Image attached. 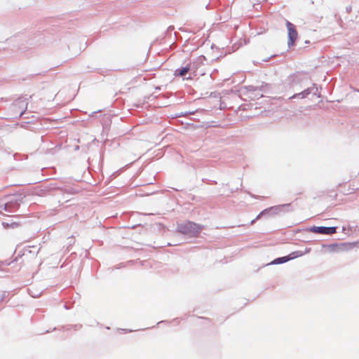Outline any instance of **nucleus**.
Returning a JSON list of instances; mask_svg holds the SVG:
<instances>
[{"label": "nucleus", "instance_id": "8", "mask_svg": "<svg viewBox=\"0 0 359 359\" xmlns=\"http://www.w3.org/2000/svg\"><path fill=\"white\" fill-rule=\"evenodd\" d=\"M8 206H9V205L7 203H1L0 204V212L1 213L3 211H7Z\"/></svg>", "mask_w": 359, "mask_h": 359}, {"label": "nucleus", "instance_id": "4", "mask_svg": "<svg viewBox=\"0 0 359 359\" xmlns=\"http://www.w3.org/2000/svg\"><path fill=\"white\" fill-rule=\"evenodd\" d=\"M27 107V102L25 100L20 99L15 102L13 104V110L15 114H19L21 116L26 111Z\"/></svg>", "mask_w": 359, "mask_h": 359}, {"label": "nucleus", "instance_id": "12", "mask_svg": "<svg viewBox=\"0 0 359 359\" xmlns=\"http://www.w3.org/2000/svg\"><path fill=\"white\" fill-rule=\"evenodd\" d=\"M11 226L12 227H17V226H19V224H18V223H12V224H11Z\"/></svg>", "mask_w": 359, "mask_h": 359}, {"label": "nucleus", "instance_id": "9", "mask_svg": "<svg viewBox=\"0 0 359 359\" xmlns=\"http://www.w3.org/2000/svg\"><path fill=\"white\" fill-rule=\"evenodd\" d=\"M266 210H264V211L261 212H260V213L257 216V217H256L255 219H253V220H252V221H251L250 224H253L255 222V221H256V220H257V219H259L261 217V216H262V215L264 213V212H266Z\"/></svg>", "mask_w": 359, "mask_h": 359}, {"label": "nucleus", "instance_id": "7", "mask_svg": "<svg viewBox=\"0 0 359 359\" xmlns=\"http://www.w3.org/2000/svg\"><path fill=\"white\" fill-rule=\"evenodd\" d=\"M289 259L286 257H280V258H278L276 259H275L274 261H273L271 262V264H281V263H284L285 262H287Z\"/></svg>", "mask_w": 359, "mask_h": 359}, {"label": "nucleus", "instance_id": "10", "mask_svg": "<svg viewBox=\"0 0 359 359\" xmlns=\"http://www.w3.org/2000/svg\"><path fill=\"white\" fill-rule=\"evenodd\" d=\"M309 93V92L308 90H306V91H304V92H302V93H299V94L294 95L293 96H292V97H290V99H291V98L296 97L297 96H299V95H302V97H304V96H305L306 95H308Z\"/></svg>", "mask_w": 359, "mask_h": 359}, {"label": "nucleus", "instance_id": "2", "mask_svg": "<svg viewBox=\"0 0 359 359\" xmlns=\"http://www.w3.org/2000/svg\"><path fill=\"white\" fill-rule=\"evenodd\" d=\"M355 246L353 243H341L331 245L329 248L330 251L334 253H343L350 250Z\"/></svg>", "mask_w": 359, "mask_h": 359}, {"label": "nucleus", "instance_id": "11", "mask_svg": "<svg viewBox=\"0 0 359 359\" xmlns=\"http://www.w3.org/2000/svg\"><path fill=\"white\" fill-rule=\"evenodd\" d=\"M104 118L107 119L108 122H109V125L111 123V119H110V117L109 116H104Z\"/></svg>", "mask_w": 359, "mask_h": 359}, {"label": "nucleus", "instance_id": "6", "mask_svg": "<svg viewBox=\"0 0 359 359\" xmlns=\"http://www.w3.org/2000/svg\"><path fill=\"white\" fill-rule=\"evenodd\" d=\"M191 65L187 64L185 67L177 69L175 71V76H184L187 74V73L190 70Z\"/></svg>", "mask_w": 359, "mask_h": 359}, {"label": "nucleus", "instance_id": "3", "mask_svg": "<svg viewBox=\"0 0 359 359\" xmlns=\"http://www.w3.org/2000/svg\"><path fill=\"white\" fill-rule=\"evenodd\" d=\"M286 27L287 29L288 34V45L293 46L294 41L297 39V32L295 29V26L289 21H286Z\"/></svg>", "mask_w": 359, "mask_h": 359}, {"label": "nucleus", "instance_id": "5", "mask_svg": "<svg viewBox=\"0 0 359 359\" xmlns=\"http://www.w3.org/2000/svg\"><path fill=\"white\" fill-rule=\"evenodd\" d=\"M312 231L321 234H332L336 232L335 227H325V226H314L312 228Z\"/></svg>", "mask_w": 359, "mask_h": 359}, {"label": "nucleus", "instance_id": "1", "mask_svg": "<svg viewBox=\"0 0 359 359\" xmlns=\"http://www.w3.org/2000/svg\"><path fill=\"white\" fill-rule=\"evenodd\" d=\"M203 229V226L192 222H187L177 226V229L180 233L192 237H198Z\"/></svg>", "mask_w": 359, "mask_h": 359}]
</instances>
